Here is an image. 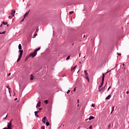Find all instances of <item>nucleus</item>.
Masks as SVG:
<instances>
[{
  "label": "nucleus",
  "instance_id": "obj_32",
  "mask_svg": "<svg viewBox=\"0 0 129 129\" xmlns=\"http://www.w3.org/2000/svg\"><path fill=\"white\" fill-rule=\"evenodd\" d=\"M117 54L119 55V56H121V54L118 52H117Z\"/></svg>",
  "mask_w": 129,
  "mask_h": 129
},
{
  "label": "nucleus",
  "instance_id": "obj_10",
  "mask_svg": "<svg viewBox=\"0 0 129 129\" xmlns=\"http://www.w3.org/2000/svg\"><path fill=\"white\" fill-rule=\"evenodd\" d=\"M29 13H30V11L25 14V15H24V19H25L26 17H27L28 15H29Z\"/></svg>",
  "mask_w": 129,
  "mask_h": 129
},
{
  "label": "nucleus",
  "instance_id": "obj_38",
  "mask_svg": "<svg viewBox=\"0 0 129 129\" xmlns=\"http://www.w3.org/2000/svg\"><path fill=\"white\" fill-rule=\"evenodd\" d=\"M77 102H78V103H79V99L77 100Z\"/></svg>",
  "mask_w": 129,
  "mask_h": 129
},
{
  "label": "nucleus",
  "instance_id": "obj_8",
  "mask_svg": "<svg viewBox=\"0 0 129 129\" xmlns=\"http://www.w3.org/2000/svg\"><path fill=\"white\" fill-rule=\"evenodd\" d=\"M41 106V100H39L36 105V108L37 107H40Z\"/></svg>",
  "mask_w": 129,
  "mask_h": 129
},
{
  "label": "nucleus",
  "instance_id": "obj_39",
  "mask_svg": "<svg viewBox=\"0 0 129 129\" xmlns=\"http://www.w3.org/2000/svg\"><path fill=\"white\" fill-rule=\"evenodd\" d=\"M128 93H129V91H127L126 92V94H128Z\"/></svg>",
  "mask_w": 129,
  "mask_h": 129
},
{
  "label": "nucleus",
  "instance_id": "obj_46",
  "mask_svg": "<svg viewBox=\"0 0 129 129\" xmlns=\"http://www.w3.org/2000/svg\"><path fill=\"white\" fill-rule=\"evenodd\" d=\"M8 116V115L6 116V117H5V119L7 118V117Z\"/></svg>",
  "mask_w": 129,
  "mask_h": 129
},
{
  "label": "nucleus",
  "instance_id": "obj_48",
  "mask_svg": "<svg viewBox=\"0 0 129 129\" xmlns=\"http://www.w3.org/2000/svg\"><path fill=\"white\" fill-rule=\"evenodd\" d=\"M17 99H18V98H16L15 99V100H17Z\"/></svg>",
  "mask_w": 129,
  "mask_h": 129
},
{
  "label": "nucleus",
  "instance_id": "obj_37",
  "mask_svg": "<svg viewBox=\"0 0 129 129\" xmlns=\"http://www.w3.org/2000/svg\"><path fill=\"white\" fill-rule=\"evenodd\" d=\"M38 31H39V28L36 29V32H38Z\"/></svg>",
  "mask_w": 129,
  "mask_h": 129
},
{
  "label": "nucleus",
  "instance_id": "obj_23",
  "mask_svg": "<svg viewBox=\"0 0 129 129\" xmlns=\"http://www.w3.org/2000/svg\"><path fill=\"white\" fill-rule=\"evenodd\" d=\"M8 18L10 19V20H11V19L13 18V17H12V16H9Z\"/></svg>",
  "mask_w": 129,
  "mask_h": 129
},
{
  "label": "nucleus",
  "instance_id": "obj_28",
  "mask_svg": "<svg viewBox=\"0 0 129 129\" xmlns=\"http://www.w3.org/2000/svg\"><path fill=\"white\" fill-rule=\"evenodd\" d=\"M6 87H7V88H8V89H9V92H10V89H11V88L9 87V86H6Z\"/></svg>",
  "mask_w": 129,
  "mask_h": 129
},
{
  "label": "nucleus",
  "instance_id": "obj_49",
  "mask_svg": "<svg viewBox=\"0 0 129 129\" xmlns=\"http://www.w3.org/2000/svg\"><path fill=\"white\" fill-rule=\"evenodd\" d=\"M80 64H81V61H79Z\"/></svg>",
  "mask_w": 129,
  "mask_h": 129
},
{
  "label": "nucleus",
  "instance_id": "obj_40",
  "mask_svg": "<svg viewBox=\"0 0 129 129\" xmlns=\"http://www.w3.org/2000/svg\"><path fill=\"white\" fill-rule=\"evenodd\" d=\"M24 20H25V19L23 18V19L21 20V22H24Z\"/></svg>",
  "mask_w": 129,
  "mask_h": 129
},
{
  "label": "nucleus",
  "instance_id": "obj_33",
  "mask_svg": "<svg viewBox=\"0 0 129 129\" xmlns=\"http://www.w3.org/2000/svg\"><path fill=\"white\" fill-rule=\"evenodd\" d=\"M89 128H90V129H92V125H90V127H89Z\"/></svg>",
  "mask_w": 129,
  "mask_h": 129
},
{
  "label": "nucleus",
  "instance_id": "obj_29",
  "mask_svg": "<svg viewBox=\"0 0 129 129\" xmlns=\"http://www.w3.org/2000/svg\"><path fill=\"white\" fill-rule=\"evenodd\" d=\"M6 33V31L3 32H0V35L1 34H5Z\"/></svg>",
  "mask_w": 129,
  "mask_h": 129
},
{
  "label": "nucleus",
  "instance_id": "obj_31",
  "mask_svg": "<svg viewBox=\"0 0 129 129\" xmlns=\"http://www.w3.org/2000/svg\"><path fill=\"white\" fill-rule=\"evenodd\" d=\"M41 129H45V126H42L41 127Z\"/></svg>",
  "mask_w": 129,
  "mask_h": 129
},
{
  "label": "nucleus",
  "instance_id": "obj_26",
  "mask_svg": "<svg viewBox=\"0 0 129 129\" xmlns=\"http://www.w3.org/2000/svg\"><path fill=\"white\" fill-rule=\"evenodd\" d=\"M12 121H13V119H11L9 122H11V127L13 128V126H12Z\"/></svg>",
  "mask_w": 129,
  "mask_h": 129
},
{
  "label": "nucleus",
  "instance_id": "obj_4",
  "mask_svg": "<svg viewBox=\"0 0 129 129\" xmlns=\"http://www.w3.org/2000/svg\"><path fill=\"white\" fill-rule=\"evenodd\" d=\"M85 76L86 79L89 82V78H88V73L87 71H84Z\"/></svg>",
  "mask_w": 129,
  "mask_h": 129
},
{
  "label": "nucleus",
  "instance_id": "obj_13",
  "mask_svg": "<svg viewBox=\"0 0 129 129\" xmlns=\"http://www.w3.org/2000/svg\"><path fill=\"white\" fill-rule=\"evenodd\" d=\"M18 48L19 49V50H22V45H21V44H19L18 46Z\"/></svg>",
  "mask_w": 129,
  "mask_h": 129
},
{
  "label": "nucleus",
  "instance_id": "obj_14",
  "mask_svg": "<svg viewBox=\"0 0 129 129\" xmlns=\"http://www.w3.org/2000/svg\"><path fill=\"white\" fill-rule=\"evenodd\" d=\"M35 116H37V117H39V116L38 115V112L35 111L34 112Z\"/></svg>",
  "mask_w": 129,
  "mask_h": 129
},
{
  "label": "nucleus",
  "instance_id": "obj_21",
  "mask_svg": "<svg viewBox=\"0 0 129 129\" xmlns=\"http://www.w3.org/2000/svg\"><path fill=\"white\" fill-rule=\"evenodd\" d=\"M48 101L47 100H46L44 101V103H45V104H48Z\"/></svg>",
  "mask_w": 129,
  "mask_h": 129
},
{
  "label": "nucleus",
  "instance_id": "obj_11",
  "mask_svg": "<svg viewBox=\"0 0 129 129\" xmlns=\"http://www.w3.org/2000/svg\"><path fill=\"white\" fill-rule=\"evenodd\" d=\"M91 119H94V116H90L89 118V120H91Z\"/></svg>",
  "mask_w": 129,
  "mask_h": 129
},
{
  "label": "nucleus",
  "instance_id": "obj_9",
  "mask_svg": "<svg viewBox=\"0 0 129 129\" xmlns=\"http://www.w3.org/2000/svg\"><path fill=\"white\" fill-rule=\"evenodd\" d=\"M46 120H48L47 119V117H44L42 119V122H43V123H46Z\"/></svg>",
  "mask_w": 129,
  "mask_h": 129
},
{
  "label": "nucleus",
  "instance_id": "obj_7",
  "mask_svg": "<svg viewBox=\"0 0 129 129\" xmlns=\"http://www.w3.org/2000/svg\"><path fill=\"white\" fill-rule=\"evenodd\" d=\"M104 89H105V86L103 87H102L101 89L99 88V92H101V91H102V90H103V91H104Z\"/></svg>",
  "mask_w": 129,
  "mask_h": 129
},
{
  "label": "nucleus",
  "instance_id": "obj_57",
  "mask_svg": "<svg viewBox=\"0 0 129 129\" xmlns=\"http://www.w3.org/2000/svg\"><path fill=\"white\" fill-rule=\"evenodd\" d=\"M79 72V71L78 72V73Z\"/></svg>",
  "mask_w": 129,
  "mask_h": 129
},
{
  "label": "nucleus",
  "instance_id": "obj_52",
  "mask_svg": "<svg viewBox=\"0 0 129 129\" xmlns=\"http://www.w3.org/2000/svg\"><path fill=\"white\" fill-rule=\"evenodd\" d=\"M72 93H73V91H72Z\"/></svg>",
  "mask_w": 129,
  "mask_h": 129
},
{
  "label": "nucleus",
  "instance_id": "obj_17",
  "mask_svg": "<svg viewBox=\"0 0 129 129\" xmlns=\"http://www.w3.org/2000/svg\"><path fill=\"white\" fill-rule=\"evenodd\" d=\"M114 111V107H112L111 113H112V112H113Z\"/></svg>",
  "mask_w": 129,
  "mask_h": 129
},
{
  "label": "nucleus",
  "instance_id": "obj_1",
  "mask_svg": "<svg viewBox=\"0 0 129 129\" xmlns=\"http://www.w3.org/2000/svg\"><path fill=\"white\" fill-rule=\"evenodd\" d=\"M41 47H38V48H36L33 52H31L29 54V56L30 57H33V58H34V57H36L37 55V52H38V51H39Z\"/></svg>",
  "mask_w": 129,
  "mask_h": 129
},
{
  "label": "nucleus",
  "instance_id": "obj_25",
  "mask_svg": "<svg viewBox=\"0 0 129 129\" xmlns=\"http://www.w3.org/2000/svg\"><path fill=\"white\" fill-rule=\"evenodd\" d=\"M92 107H95V104H92Z\"/></svg>",
  "mask_w": 129,
  "mask_h": 129
},
{
  "label": "nucleus",
  "instance_id": "obj_12",
  "mask_svg": "<svg viewBox=\"0 0 129 129\" xmlns=\"http://www.w3.org/2000/svg\"><path fill=\"white\" fill-rule=\"evenodd\" d=\"M76 67H77V66H76L75 67H74L73 68H72V69H71V72H73V70H75V69H76Z\"/></svg>",
  "mask_w": 129,
  "mask_h": 129
},
{
  "label": "nucleus",
  "instance_id": "obj_15",
  "mask_svg": "<svg viewBox=\"0 0 129 129\" xmlns=\"http://www.w3.org/2000/svg\"><path fill=\"white\" fill-rule=\"evenodd\" d=\"M111 97V95H109L107 97H106V99H109Z\"/></svg>",
  "mask_w": 129,
  "mask_h": 129
},
{
  "label": "nucleus",
  "instance_id": "obj_6",
  "mask_svg": "<svg viewBox=\"0 0 129 129\" xmlns=\"http://www.w3.org/2000/svg\"><path fill=\"white\" fill-rule=\"evenodd\" d=\"M15 14H16V10H15V9H13L11 11V16H12V17H15Z\"/></svg>",
  "mask_w": 129,
  "mask_h": 129
},
{
  "label": "nucleus",
  "instance_id": "obj_24",
  "mask_svg": "<svg viewBox=\"0 0 129 129\" xmlns=\"http://www.w3.org/2000/svg\"><path fill=\"white\" fill-rule=\"evenodd\" d=\"M70 59V55L67 57L66 60H69Z\"/></svg>",
  "mask_w": 129,
  "mask_h": 129
},
{
  "label": "nucleus",
  "instance_id": "obj_35",
  "mask_svg": "<svg viewBox=\"0 0 129 129\" xmlns=\"http://www.w3.org/2000/svg\"><path fill=\"white\" fill-rule=\"evenodd\" d=\"M110 88H111V86H110V87L108 88V91L109 90V89H110Z\"/></svg>",
  "mask_w": 129,
  "mask_h": 129
},
{
  "label": "nucleus",
  "instance_id": "obj_55",
  "mask_svg": "<svg viewBox=\"0 0 129 129\" xmlns=\"http://www.w3.org/2000/svg\"><path fill=\"white\" fill-rule=\"evenodd\" d=\"M107 84V83H106V85Z\"/></svg>",
  "mask_w": 129,
  "mask_h": 129
},
{
  "label": "nucleus",
  "instance_id": "obj_54",
  "mask_svg": "<svg viewBox=\"0 0 129 129\" xmlns=\"http://www.w3.org/2000/svg\"><path fill=\"white\" fill-rule=\"evenodd\" d=\"M88 120V119H86V121Z\"/></svg>",
  "mask_w": 129,
  "mask_h": 129
},
{
  "label": "nucleus",
  "instance_id": "obj_53",
  "mask_svg": "<svg viewBox=\"0 0 129 129\" xmlns=\"http://www.w3.org/2000/svg\"><path fill=\"white\" fill-rule=\"evenodd\" d=\"M77 106H79V104H78V105H77Z\"/></svg>",
  "mask_w": 129,
  "mask_h": 129
},
{
  "label": "nucleus",
  "instance_id": "obj_42",
  "mask_svg": "<svg viewBox=\"0 0 129 129\" xmlns=\"http://www.w3.org/2000/svg\"><path fill=\"white\" fill-rule=\"evenodd\" d=\"M80 56H81V53H80V54H79V56L80 57Z\"/></svg>",
  "mask_w": 129,
  "mask_h": 129
},
{
  "label": "nucleus",
  "instance_id": "obj_22",
  "mask_svg": "<svg viewBox=\"0 0 129 129\" xmlns=\"http://www.w3.org/2000/svg\"><path fill=\"white\" fill-rule=\"evenodd\" d=\"M38 34L37 33H35L33 36L32 37V38H36V36H37Z\"/></svg>",
  "mask_w": 129,
  "mask_h": 129
},
{
  "label": "nucleus",
  "instance_id": "obj_43",
  "mask_svg": "<svg viewBox=\"0 0 129 129\" xmlns=\"http://www.w3.org/2000/svg\"><path fill=\"white\" fill-rule=\"evenodd\" d=\"M36 112H37V113H39V112H40V111H36Z\"/></svg>",
  "mask_w": 129,
  "mask_h": 129
},
{
  "label": "nucleus",
  "instance_id": "obj_30",
  "mask_svg": "<svg viewBox=\"0 0 129 129\" xmlns=\"http://www.w3.org/2000/svg\"><path fill=\"white\" fill-rule=\"evenodd\" d=\"M70 92V90H68V91L67 92V93L68 94Z\"/></svg>",
  "mask_w": 129,
  "mask_h": 129
},
{
  "label": "nucleus",
  "instance_id": "obj_45",
  "mask_svg": "<svg viewBox=\"0 0 129 129\" xmlns=\"http://www.w3.org/2000/svg\"><path fill=\"white\" fill-rule=\"evenodd\" d=\"M39 110H42V108H39Z\"/></svg>",
  "mask_w": 129,
  "mask_h": 129
},
{
  "label": "nucleus",
  "instance_id": "obj_36",
  "mask_svg": "<svg viewBox=\"0 0 129 129\" xmlns=\"http://www.w3.org/2000/svg\"><path fill=\"white\" fill-rule=\"evenodd\" d=\"M109 72H110V71L107 72L106 73V74H107V73H109Z\"/></svg>",
  "mask_w": 129,
  "mask_h": 129
},
{
  "label": "nucleus",
  "instance_id": "obj_56",
  "mask_svg": "<svg viewBox=\"0 0 129 129\" xmlns=\"http://www.w3.org/2000/svg\"><path fill=\"white\" fill-rule=\"evenodd\" d=\"M84 58H85V56H84Z\"/></svg>",
  "mask_w": 129,
  "mask_h": 129
},
{
  "label": "nucleus",
  "instance_id": "obj_41",
  "mask_svg": "<svg viewBox=\"0 0 129 129\" xmlns=\"http://www.w3.org/2000/svg\"><path fill=\"white\" fill-rule=\"evenodd\" d=\"M3 23H2V24L0 26V27H1V28H2V27H3Z\"/></svg>",
  "mask_w": 129,
  "mask_h": 129
},
{
  "label": "nucleus",
  "instance_id": "obj_19",
  "mask_svg": "<svg viewBox=\"0 0 129 129\" xmlns=\"http://www.w3.org/2000/svg\"><path fill=\"white\" fill-rule=\"evenodd\" d=\"M2 23L3 25H8V22H5L4 21H3Z\"/></svg>",
  "mask_w": 129,
  "mask_h": 129
},
{
  "label": "nucleus",
  "instance_id": "obj_5",
  "mask_svg": "<svg viewBox=\"0 0 129 129\" xmlns=\"http://www.w3.org/2000/svg\"><path fill=\"white\" fill-rule=\"evenodd\" d=\"M7 126H8V128L6 127H4L3 129H13V128L12 127L11 122L8 123Z\"/></svg>",
  "mask_w": 129,
  "mask_h": 129
},
{
  "label": "nucleus",
  "instance_id": "obj_3",
  "mask_svg": "<svg viewBox=\"0 0 129 129\" xmlns=\"http://www.w3.org/2000/svg\"><path fill=\"white\" fill-rule=\"evenodd\" d=\"M105 74L104 73L102 74V82L100 84V85L99 86V89L101 88L103 85V83H104V77H105Z\"/></svg>",
  "mask_w": 129,
  "mask_h": 129
},
{
  "label": "nucleus",
  "instance_id": "obj_18",
  "mask_svg": "<svg viewBox=\"0 0 129 129\" xmlns=\"http://www.w3.org/2000/svg\"><path fill=\"white\" fill-rule=\"evenodd\" d=\"M126 69V68L125 67H122V70L123 72H125V70Z\"/></svg>",
  "mask_w": 129,
  "mask_h": 129
},
{
  "label": "nucleus",
  "instance_id": "obj_2",
  "mask_svg": "<svg viewBox=\"0 0 129 129\" xmlns=\"http://www.w3.org/2000/svg\"><path fill=\"white\" fill-rule=\"evenodd\" d=\"M20 54L19 55L18 58L17 59V63L20 62V60H21V58H22V56H23V50H19V51Z\"/></svg>",
  "mask_w": 129,
  "mask_h": 129
},
{
  "label": "nucleus",
  "instance_id": "obj_58",
  "mask_svg": "<svg viewBox=\"0 0 129 129\" xmlns=\"http://www.w3.org/2000/svg\"><path fill=\"white\" fill-rule=\"evenodd\" d=\"M32 129H36V128H33Z\"/></svg>",
  "mask_w": 129,
  "mask_h": 129
},
{
  "label": "nucleus",
  "instance_id": "obj_34",
  "mask_svg": "<svg viewBox=\"0 0 129 129\" xmlns=\"http://www.w3.org/2000/svg\"><path fill=\"white\" fill-rule=\"evenodd\" d=\"M33 79H34V78H33V77H31V78H30V80H33Z\"/></svg>",
  "mask_w": 129,
  "mask_h": 129
},
{
  "label": "nucleus",
  "instance_id": "obj_20",
  "mask_svg": "<svg viewBox=\"0 0 129 129\" xmlns=\"http://www.w3.org/2000/svg\"><path fill=\"white\" fill-rule=\"evenodd\" d=\"M74 11H70V12H69V14H70V15H72V14H74Z\"/></svg>",
  "mask_w": 129,
  "mask_h": 129
},
{
  "label": "nucleus",
  "instance_id": "obj_16",
  "mask_svg": "<svg viewBox=\"0 0 129 129\" xmlns=\"http://www.w3.org/2000/svg\"><path fill=\"white\" fill-rule=\"evenodd\" d=\"M46 125L47 126H49V125H50V123H49V122L47 121V122H46Z\"/></svg>",
  "mask_w": 129,
  "mask_h": 129
},
{
  "label": "nucleus",
  "instance_id": "obj_50",
  "mask_svg": "<svg viewBox=\"0 0 129 129\" xmlns=\"http://www.w3.org/2000/svg\"><path fill=\"white\" fill-rule=\"evenodd\" d=\"M123 66L124 67V63H123Z\"/></svg>",
  "mask_w": 129,
  "mask_h": 129
},
{
  "label": "nucleus",
  "instance_id": "obj_51",
  "mask_svg": "<svg viewBox=\"0 0 129 129\" xmlns=\"http://www.w3.org/2000/svg\"><path fill=\"white\" fill-rule=\"evenodd\" d=\"M83 37H84V38H85V35H84V36H83Z\"/></svg>",
  "mask_w": 129,
  "mask_h": 129
},
{
  "label": "nucleus",
  "instance_id": "obj_44",
  "mask_svg": "<svg viewBox=\"0 0 129 129\" xmlns=\"http://www.w3.org/2000/svg\"><path fill=\"white\" fill-rule=\"evenodd\" d=\"M11 74V73H9L8 75V76H10Z\"/></svg>",
  "mask_w": 129,
  "mask_h": 129
},
{
  "label": "nucleus",
  "instance_id": "obj_27",
  "mask_svg": "<svg viewBox=\"0 0 129 129\" xmlns=\"http://www.w3.org/2000/svg\"><path fill=\"white\" fill-rule=\"evenodd\" d=\"M73 91L74 92H75V91H76V87L74 88Z\"/></svg>",
  "mask_w": 129,
  "mask_h": 129
},
{
  "label": "nucleus",
  "instance_id": "obj_47",
  "mask_svg": "<svg viewBox=\"0 0 129 129\" xmlns=\"http://www.w3.org/2000/svg\"><path fill=\"white\" fill-rule=\"evenodd\" d=\"M6 25H7V27H9V24H8V23H7V24H6Z\"/></svg>",
  "mask_w": 129,
  "mask_h": 129
}]
</instances>
